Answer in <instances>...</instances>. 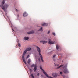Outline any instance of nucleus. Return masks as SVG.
I'll return each instance as SVG.
<instances>
[{"label":"nucleus","instance_id":"nucleus-3","mask_svg":"<svg viewBox=\"0 0 78 78\" xmlns=\"http://www.w3.org/2000/svg\"><path fill=\"white\" fill-rule=\"evenodd\" d=\"M40 69L42 70L43 73L46 76V77H47V78H53V77H52L50 76H49L47 74L46 72L45 71V70H44L42 68V66H40Z\"/></svg>","mask_w":78,"mask_h":78},{"label":"nucleus","instance_id":"nucleus-12","mask_svg":"<svg viewBox=\"0 0 78 78\" xmlns=\"http://www.w3.org/2000/svg\"><path fill=\"white\" fill-rule=\"evenodd\" d=\"M33 33H34V32L33 31H32L27 32V34H33Z\"/></svg>","mask_w":78,"mask_h":78},{"label":"nucleus","instance_id":"nucleus-31","mask_svg":"<svg viewBox=\"0 0 78 78\" xmlns=\"http://www.w3.org/2000/svg\"><path fill=\"white\" fill-rule=\"evenodd\" d=\"M12 30H13V31H14V29L12 28Z\"/></svg>","mask_w":78,"mask_h":78},{"label":"nucleus","instance_id":"nucleus-21","mask_svg":"<svg viewBox=\"0 0 78 78\" xmlns=\"http://www.w3.org/2000/svg\"><path fill=\"white\" fill-rule=\"evenodd\" d=\"M52 34L54 36H56V34H55V33H52Z\"/></svg>","mask_w":78,"mask_h":78},{"label":"nucleus","instance_id":"nucleus-2","mask_svg":"<svg viewBox=\"0 0 78 78\" xmlns=\"http://www.w3.org/2000/svg\"><path fill=\"white\" fill-rule=\"evenodd\" d=\"M37 50L38 51V52L39 53V55L41 59V61L43 62H44V60H43V57H42V55L41 54V49L40 48L37 46H36Z\"/></svg>","mask_w":78,"mask_h":78},{"label":"nucleus","instance_id":"nucleus-29","mask_svg":"<svg viewBox=\"0 0 78 78\" xmlns=\"http://www.w3.org/2000/svg\"><path fill=\"white\" fill-rule=\"evenodd\" d=\"M17 42L18 43H19V41L18 40V41H17Z\"/></svg>","mask_w":78,"mask_h":78},{"label":"nucleus","instance_id":"nucleus-15","mask_svg":"<svg viewBox=\"0 0 78 78\" xmlns=\"http://www.w3.org/2000/svg\"><path fill=\"white\" fill-rule=\"evenodd\" d=\"M25 40H28L29 39V38L28 37H24Z\"/></svg>","mask_w":78,"mask_h":78},{"label":"nucleus","instance_id":"nucleus-23","mask_svg":"<svg viewBox=\"0 0 78 78\" xmlns=\"http://www.w3.org/2000/svg\"><path fill=\"white\" fill-rule=\"evenodd\" d=\"M55 57H56V55H53V58H55Z\"/></svg>","mask_w":78,"mask_h":78},{"label":"nucleus","instance_id":"nucleus-30","mask_svg":"<svg viewBox=\"0 0 78 78\" xmlns=\"http://www.w3.org/2000/svg\"><path fill=\"white\" fill-rule=\"evenodd\" d=\"M16 11H17L18 10L17 9H16Z\"/></svg>","mask_w":78,"mask_h":78},{"label":"nucleus","instance_id":"nucleus-7","mask_svg":"<svg viewBox=\"0 0 78 78\" xmlns=\"http://www.w3.org/2000/svg\"><path fill=\"white\" fill-rule=\"evenodd\" d=\"M52 75L54 77H57L58 76V74L56 73H53Z\"/></svg>","mask_w":78,"mask_h":78},{"label":"nucleus","instance_id":"nucleus-20","mask_svg":"<svg viewBox=\"0 0 78 78\" xmlns=\"http://www.w3.org/2000/svg\"><path fill=\"white\" fill-rule=\"evenodd\" d=\"M39 31H42V27H41V28L40 29Z\"/></svg>","mask_w":78,"mask_h":78},{"label":"nucleus","instance_id":"nucleus-8","mask_svg":"<svg viewBox=\"0 0 78 78\" xmlns=\"http://www.w3.org/2000/svg\"><path fill=\"white\" fill-rule=\"evenodd\" d=\"M41 25L42 26H44V27H45V26H47L48 25V24L47 23H41Z\"/></svg>","mask_w":78,"mask_h":78},{"label":"nucleus","instance_id":"nucleus-22","mask_svg":"<svg viewBox=\"0 0 78 78\" xmlns=\"http://www.w3.org/2000/svg\"><path fill=\"white\" fill-rule=\"evenodd\" d=\"M29 57H30V55H28L26 57V58H29Z\"/></svg>","mask_w":78,"mask_h":78},{"label":"nucleus","instance_id":"nucleus-14","mask_svg":"<svg viewBox=\"0 0 78 78\" xmlns=\"http://www.w3.org/2000/svg\"><path fill=\"white\" fill-rule=\"evenodd\" d=\"M63 66H64V65H60L59 67L57 68V69H58L59 68H61V67H63Z\"/></svg>","mask_w":78,"mask_h":78},{"label":"nucleus","instance_id":"nucleus-17","mask_svg":"<svg viewBox=\"0 0 78 78\" xmlns=\"http://www.w3.org/2000/svg\"><path fill=\"white\" fill-rule=\"evenodd\" d=\"M56 48L57 50H58L59 49V47L58 46V45H56Z\"/></svg>","mask_w":78,"mask_h":78},{"label":"nucleus","instance_id":"nucleus-27","mask_svg":"<svg viewBox=\"0 0 78 78\" xmlns=\"http://www.w3.org/2000/svg\"><path fill=\"white\" fill-rule=\"evenodd\" d=\"M55 66H59L58 65H55Z\"/></svg>","mask_w":78,"mask_h":78},{"label":"nucleus","instance_id":"nucleus-11","mask_svg":"<svg viewBox=\"0 0 78 78\" xmlns=\"http://www.w3.org/2000/svg\"><path fill=\"white\" fill-rule=\"evenodd\" d=\"M28 16V14H27L26 12H24L23 14V16L24 17H27Z\"/></svg>","mask_w":78,"mask_h":78},{"label":"nucleus","instance_id":"nucleus-19","mask_svg":"<svg viewBox=\"0 0 78 78\" xmlns=\"http://www.w3.org/2000/svg\"><path fill=\"white\" fill-rule=\"evenodd\" d=\"M18 45L19 47H21V45H20V44L19 43H18Z\"/></svg>","mask_w":78,"mask_h":78},{"label":"nucleus","instance_id":"nucleus-25","mask_svg":"<svg viewBox=\"0 0 78 78\" xmlns=\"http://www.w3.org/2000/svg\"><path fill=\"white\" fill-rule=\"evenodd\" d=\"M62 76H63V78H65L66 77V76H65L64 75H62Z\"/></svg>","mask_w":78,"mask_h":78},{"label":"nucleus","instance_id":"nucleus-32","mask_svg":"<svg viewBox=\"0 0 78 78\" xmlns=\"http://www.w3.org/2000/svg\"><path fill=\"white\" fill-rule=\"evenodd\" d=\"M30 70H31V69H30Z\"/></svg>","mask_w":78,"mask_h":78},{"label":"nucleus","instance_id":"nucleus-24","mask_svg":"<svg viewBox=\"0 0 78 78\" xmlns=\"http://www.w3.org/2000/svg\"><path fill=\"white\" fill-rule=\"evenodd\" d=\"M60 75H62V72H60Z\"/></svg>","mask_w":78,"mask_h":78},{"label":"nucleus","instance_id":"nucleus-28","mask_svg":"<svg viewBox=\"0 0 78 78\" xmlns=\"http://www.w3.org/2000/svg\"><path fill=\"white\" fill-rule=\"evenodd\" d=\"M48 34H49V33H50V31H48Z\"/></svg>","mask_w":78,"mask_h":78},{"label":"nucleus","instance_id":"nucleus-16","mask_svg":"<svg viewBox=\"0 0 78 78\" xmlns=\"http://www.w3.org/2000/svg\"><path fill=\"white\" fill-rule=\"evenodd\" d=\"M30 62H31V60H30V59H29L27 62V63H28V64H30Z\"/></svg>","mask_w":78,"mask_h":78},{"label":"nucleus","instance_id":"nucleus-1","mask_svg":"<svg viewBox=\"0 0 78 78\" xmlns=\"http://www.w3.org/2000/svg\"><path fill=\"white\" fill-rule=\"evenodd\" d=\"M5 3V0H3L2 3V4L0 5V7L4 11H5V9L8 7V4H5L4 6H3V5Z\"/></svg>","mask_w":78,"mask_h":78},{"label":"nucleus","instance_id":"nucleus-9","mask_svg":"<svg viewBox=\"0 0 78 78\" xmlns=\"http://www.w3.org/2000/svg\"><path fill=\"white\" fill-rule=\"evenodd\" d=\"M22 59L25 64H27V63L26 62V61L25 60V58H24V56L23 55L22 56Z\"/></svg>","mask_w":78,"mask_h":78},{"label":"nucleus","instance_id":"nucleus-18","mask_svg":"<svg viewBox=\"0 0 78 78\" xmlns=\"http://www.w3.org/2000/svg\"><path fill=\"white\" fill-rule=\"evenodd\" d=\"M26 53H27V50H25L24 52V53H23V55H25V54H26Z\"/></svg>","mask_w":78,"mask_h":78},{"label":"nucleus","instance_id":"nucleus-26","mask_svg":"<svg viewBox=\"0 0 78 78\" xmlns=\"http://www.w3.org/2000/svg\"><path fill=\"white\" fill-rule=\"evenodd\" d=\"M37 75L38 76H39V73H38L37 74Z\"/></svg>","mask_w":78,"mask_h":78},{"label":"nucleus","instance_id":"nucleus-10","mask_svg":"<svg viewBox=\"0 0 78 78\" xmlns=\"http://www.w3.org/2000/svg\"><path fill=\"white\" fill-rule=\"evenodd\" d=\"M40 42L41 43H42L43 44H46L47 42V41H40Z\"/></svg>","mask_w":78,"mask_h":78},{"label":"nucleus","instance_id":"nucleus-6","mask_svg":"<svg viewBox=\"0 0 78 78\" xmlns=\"http://www.w3.org/2000/svg\"><path fill=\"white\" fill-rule=\"evenodd\" d=\"M48 43L49 44H54V42L51 41L50 39H49L48 40Z\"/></svg>","mask_w":78,"mask_h":78},{"label":"nucleus","instance_id":"nucleus-4","mask_svg":"<svg viewBox=\"0 0 78 78\" xmlns=\"http://www.w3.org/2000/svg\"><path fill=\"white\" fill-rule=\"evenodd\" d=\"M63 72L67 74L69 73V72L67 69V65H65L63 67Z\"/></svg>","mask_w":78,"mask_h":78},{"label":"nucleus","instance_id":"nucleus-13","mask_svg":"<svg viewBox=\"0 0 78 78\" xmlns=\"http://www.w3.org/2000/svg\"><path fill=\"white\" fill-rule=\"evenodd\" d=\"M31 50V48H28L26 49V51H30Z\"/></svg>","mask_w":78,"mask_h":78},{"label":"nucleus","instance_id":"nucleus-5","mask_svg":"<svg viewBox=\"0 0 78 78\" xmlns=\"http://www.w3.org/2000/svg\"><path fill=\"white\" fill-rule=\"evenodd\" d=\"M31 67H34V68L33 69V70L35 72L36 71L37 67V65H36L33 64L31 66Z\"/></svg>","mask_w":78,"mask_h":78}]
</instances>
